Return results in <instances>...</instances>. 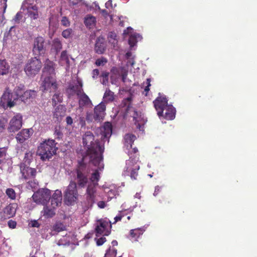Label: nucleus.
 Here are the masks:
<instances>
[{
    "label": "nucleus",
    "instance_id": "nucleus-1",
    "mask_svg": "<svg viewBox=\"0 0 257 257\" xmlns=\"http://www.w3.org/2000/svg\"><path fill=\"white\" fill-rule=\"evenodd\" d=\"M82 142L83 145L87 147L86 154L90 158V161L101 170L103 168V165L101 164L104 150L103 145H101L99 142L94 141V136L90 131L86 132L83 136Z\"/></svg>",
    "mask_w": 257,
    "mask_h": 257
},
{
    "label": "nucleus",
    "instance_id": "nucleus-2",
    "mask_svg": "<svg viewBox=\"0 0 257 257\" xmlns=\"http://www.w3.org/2000/svg\"><path fill=\"white\" fill-rule=\"evenodd\" d=\"M55 140H46L38 147V154L43 160H49L54 155L58 150Z\"/></svg>",
    "mask_w": 257,
    "mask_h": 257
},
{
    "label": "nucleus",
    "instance_id": "nucleus-3",
    "mask_svg": "<svg viewBox=\"0 0 257 257\" xmlns=\"http://www.w3.org/2000/svg\"><path fill=\"white\" fill-rule=\"evenodd\" d=\"M75 172L76 174V186L77 185L79 188H84L88 182L89 172L86 164L83 161L79 162Z\"/></svg>",
    "mask_w": 257,
    "mask_h": 257
},
{
    "label": "nucleus",
    "instance_id": "nucleus-4",
    "mask_svg": "<svg viewBox=\"0 0 257 257\" xmlns=\"http://www.w3.org/2000/svg\"><path fill=\"white\" fill-rule=\"evenodd\" d=\"M42 66V64L40 60L35 57L28 61L24 70L28 76H34L40 71Z\"/></svg>",
    "mask_w": 257,
    "mask_h": 257
},
{
    "label": "nucleus",
    "instance_id": "nucleus-5",
    "mask_svg": "<svg viewBox=\"0 0 257 257\" xmlns=\"http://www.w3.org/2000/svg\"><path fill=\"white\" fill-rule=\"evenodd\" d=\"M139 158L136 156L135 158L131 156L130 158L126 161L124 171L130 173V177L132 179L136 180L138 175V171L140 169V165L138 162Z\"/></svg>",
    "mask_w": 257,
    "mask_h": 257
},
{
    "label": "nucleus",
    "instance_id": "nucleus-6",
    "mask_svg": "<svg viewBox=\"0 0 257 257\" xmlns=\"http://www.w3.org/2000/svg\"><path fill=\"white\" fill-rule=\"evenodd\" d=\"M77 197L76 183L74 181H71L64 193L65 201L67 205H71L76 201Z\"/></svg>",
    "mask_w": 257,
    "mask_h": 257
},
{
    "label": "nucleus",
    "instance_id": "nucleus-7",
    "mask_svg": "<svg viewBox=\"0 0 257 257\" xmlns=\"http://www.w3.org/2000/svg\"><path fill=\"white\" fill-rule=\"evenodd\" d=\"M41 88L42 91L49 92H54L58 89V84L55 77L47 76L42 81Z\"/></svg>",
    "mask_w": 257,
    "mask_h": 257
},
{
    "label": "nucleus",
    "instance_id": "nucleus-8",
    "mask_svg": "<svg viewBox=\"0 0 257 257\" xmlns=\"http://www.w3.org/2000/svg\"><path fill=\"white\" fill-rule=\"evenodd\" d=\"M111 226V224L110 221L103 219L98 220L95 228L96 236L99 237L101 235H108L110 232V231L108 230V227Z\"/></svg>",
    "mask_w": 257,
    "mask_h": 257
},
{
    "label": "nucleus",
    "instance_id": "nucleus-9",
    "mask_svg": "<svg viewBox=\"0 0 257 257\" xmlns=\"http://www.w3.org/2000/svg\"><path fill=\"white\" fill-rule=\"evenodd\" d=\"M153 104L155 109L157 111L158 115L160 117L163 116L165 109L169 105L168 100L165 96H158L154 101Z\"/></svg>",
    "mask_w": 257,
    "mask_h": 257
},
{
    "label": "nucleus",
    "instance_id": "nucleus-10",
    "mask_svg": "<svg viewBox=\"0 0 257 257\" xmlns=\"http://www.w3.org/2000/svg\"><path fill=\"white\" fill-rule=\"evenodd\" d=\"M23 117L20 113H17L11 119L8 130L10 133H15L22 126Z\"/></svg>",
    "mask_w": 257,
    "mask_h": 257
},
{
    "label": "nucleus",
    "instance_id": "nucleus-11",
    "mask_svg": "<svg viewBox=\"0 0 257 257\" xmlns=\"http://www.w3.org/2000/svg\"><path fill=\"white\" fill-rule=\"evenodd\" d=\"M96 186L93 183H89L87 186L86 193L87 208L91 207L95 202Z\"/></svg>",
    "mask_w": 257,
    "mask_h": 257
},
{
    "label": "nucleus",
    "instance_id": "nucleus-12",
    "mask_svg": "<svg viewBox=\"0 0 257 257\" xmlns=\"http://www.w3.org/2000/svg\"><path fill=\"white\" fill-rule=\"evenodd\" d=\"M16 100H17V98H13V93L10 88L7 87L1 97L2 104L6 105L7 107L11 108L15 105Z\"/></svg>",
    "mask_w": 257,
    "mask_h": 257
},
{
    "label": "nucleus",
    "instance_id": "nucleus-13",
    "mask_svg": "<svg viewBox=\"0 0 257 257\" xmlns=\"http://www.w3.org/2000/svg\"><path fill=\"white\" fill-rule=\"evenodd\" d=\"M18 205L16 203H10L3 209L0 213L1 219H7L14 216L16 213Z\"/></svg>",
    "mask_w": 257,
    "mask_h": 257
},
{
    "label": "nucleus",
    "instance_id": "nucleus-14",
    "mask_svg": "<svg viewBox=\"0 0 257 257\" xmlns=\"http://www.w3.org/2000/svg\"><path fill=\"white\" fill-rule=\"evenodd\" d=\"M82 83L81 81L78 80L77 83L75 85L72 84H69L68 87L66 89V93L68 98H71L74 95H80L83 92Z\"/></svg>",
    "mask_w": 257,
    "mask_h": 257
},
{
    "label": "nucleus",
    "instance_id": "nucleus-15",
    "mask_svg": "<svg viewBox=\"0 0 257 257\" xmlns=\"http://www.w3.org/2000/svg\"><path fill=\"white\" fill-rule=\"evenodd\" d=\"M33 197L36 202H39L41 203L44 204L50 199L51 191L47 188L43 189L39 192L34 194Z\"/></svg>",
    "mask_w": 257,
    "mask_h": 257
},
{
    "label": "nucleus",
    "instance_id": "nucleus-16",
    "mask_svg": "<svg viewBox=\"0 0 257 257\" xmlns=\"http://www.w3.org/2000/svg\"><path fill=\"white\" fill-rule=\"evenodd\" d=\"M44 39L42 37H38L35 39L33 48V52L35 55L39 56L44 53Z\"/></svg>",
    "mask_w": 257,
    "mask_h": 257
},
{
    "label": "nucleus",
    "instance_id": "nucleus-17",
    "mask_svg": "<svg viewBox=\"0 0 257 257\" xmlns=\"http://www.w3.org/2000/svg\"><path fill=\"white\" fill-rule=\"evenodd\" d=\"M106 105L105 102H101L94 108L93 118L95 120H102L105 114Z\"/></svg>",
    "mask_w": 257,
    "mask_h": 257
},
{
    "label": "nucleus",
    "instance_id": "nucleus-18",
    "mask_svg": "<svg viewBox=\"0 0 257 257\" xmlns=\"http://www.w3.org/2000/svg\"><path fill=\"white\" fill-rule=\"evenodd\" d=\"M26 0L23 4L22 8L24 10L27 9L29 17L34 20L37 19L39 18V13L38 7L36 5L29 4Z\"/></svg>",
    "mask_w": 257,
    "mask_h": 257
},
{
    "label": "nucleus",
    "instance_id": "nucleus-19",
    "mask_svg": "<svg viewBox=\"0 0 257 257\" xmlns=\"http://www.w3.org/2000/svg\"><path fill=\"white\" fill-rule=\"evenodd\" d=\"M112 124L109 122H105L102 127L100 128L101 139L103 142L109 141V138L112 134Z\"/></svg>",
    "mask_w": 257,
    "mask_h": 257
},
{
    "label": "nucleus",
    "instance_id": "nucleus-20",
    "mask_svg": "<svg viewBox=\"0 0 257 257\" xmlns=\"http://www.w3.org/2000/svg\"><path fill=\"white\" fill-rule=\"evenodd\" d=\"M33 132L32 128H24L22 130L17 134L16 137L17 141L20 144L24 143L30 138L33 134Z\"/></svg>",
    "mask_w": 257,
    "mask_h": 257
},
{
    "label": "nucleus",
    "instance_id": "nucleus-21",
    "mask_svg": "<svg viewBox=\"0 0 257 257\" xmlns=\"http://www.w3.org/2000/svg\"><path fill=\"white\" fill-rule=\"evenodd\" d=\"M55 63L47 59L44 64V67L43 69V72L44 74L48 76H53L55 77Z\"/></svg>",
    "mask_w": 257,
    "mask_h": 257
},
{
    "label": "nucleus",
    "instance_id": "nucleus-22",
    "mask_svg": "<svg viewBox=\"0 0 257 257\" xmlns=\"http://www.w3.org/2000/svg\"><path fill=\"white\" fill-rule=\"evenodd\" d=\"M21 172L22 174L23 178L26 180L34 178L37 173V171L35 169L26 166L21 168Z\"/></svg>",
    "mask_w": 257,
    "mask_h": 257
},
{
    "label": "nucleus",
    "instance_id": "nucleus-23",
    "mask_svg": "<svg viewBox=\"0 0 257 257\" xmlns=\"http://www.w3.org/2000/svg\"><path fill=\"white\" fill-rule=\"evenodd\" d=\"M106 44L105 39L102 37H98L95 43L94 50L96 53L103 54L106 50Z\"/></svg>",
    "mask_w": 257,
    "mask_h": 257
},
{
    "label": "nucleus",
    "instance_id": "nucleus-24",
    "mask_svg": "<svg viewBox=\"0 0 257 257\" xmlns=\"http://www.w3.org/2000/svg\"><path fill=\"white\" fill-rule=\"evenodd\" d=\"M77 96L78 97L79 107L82 108L84 106H91L92 105L91 100L83 91L82 93H81Z\"/></svg>",
    "mask_w": 257,
    "mask_h": 257
},
{
    "label": "nucleus",
    "instance_id": "nucleus-25",
    "mask_svg": "<svg viewBox=\"0 0 257 257\" xmlns=\"http://www.w3.org/2000/svg\"><path fill=\"white\" fill-rule=\"evenodd\" d=\"M62 196L61 191L56 190L52 195L51 205L53 207H57L62 203Z\"/></svg>",
    "mask_w": 257,
    "mask_h": 257
},
{
    "label": "nucleus",
    "instance_id": "nucleus-26",
    "mask_svg": "<svg viewBox=\"0 0 257 257\" xmlns=\"http://www.w3.org/2000/svg\"><path fill=\"white\" fill-rule=\"evenodd\" d=\"M65 107L62 105H59L55 108L53 112V117L56 118L57 121H60L65 115Z\"/></svg>",
    "mask_w": 257,
    "mask_h": 257
},
{
    "label": "nucleus",
    "instance_id": "nucleus-27",
    "mask_svg": "<svg viewBox=\"0 0 257 257\" xmlns=\"http://www.w3.org/2000/svg\"><path fill=\"white\" fill-rule=\"evenodd\" d=\"M56 207H53L52 206L50 207L48 205H45L44 206L41 213L46 218H52L56 214Z\"/></svg>",
    "mask_w": 257,
    "mask_h": 257
},
{
    "label": "nucleus",
    "instance_id": "nucleus-28",
    "mask_svg": "<svg viewBox=\"0 0 257 257\" xmlns=\"http://www.w3.org/2000/svg\"><path fill=\"white\" fill-rule=\"evenodd\" d=\"M164 117L167 120H173L175 117L176 109L172 105H169L165 109Z\"/></svg>",
    "mask_w": 257,
    "mask_h": 257
},
{
    "label": "nucleus",
    "instance_id": "nucleus-29",
    "mask_svg": "<svg viewBox=\"0 0 257 257\" xmlns=\"http://www.w3.org/2000/svg\"><path fill=\"white\" fill-rule=\"evenodd\" d=\"M145 229L143 228H138L131 229L130 231V237L135 241H137L138 239L142 235Z\"/></svg>",
    "mask_w": 257,
    "mask_h": 257
},
{
    "label": "nucleus",
    "instance_id": "nucleus-30",
    "mask_svg": "<svg viewBox=\"0 0 257 257\" xmlns=\"http://www.w3.org/2000/svg\"><path fill=\"white\" fill-rule=\"evenodd\" d=\"M36 95V92L34 90H28L23 93L21 95V99L24 102H26L28 100L34 98Z\"/></svg>",
    "mask_w": 257,
    "mask_h": 257
},
{
    "label": "nucleus",
    "instance_id": "nucleus-31",
    "mask_svg": "<svg viewBox=\"0 0 257 257\" xmlns=\"http://www.w3.org/2000/svg\"><path fill=\"white\" fill-rule=\"evenodd\" d=\"M10 66L6 60H0V74L4 75L8 74Z\"/></svg>",
    "mask_w": 257,
    "mask_h": 257
},
{
    "label": "nucleus",
    "instance_id": "nucleus-32",
    "mask_svg": "<svg viewBox=\"0 0 257 257\" xmlns=\"http://www.w3.org/2000/svg\"><path fill=\"white\" fill-rule=\"evenodd\" d=\"M136 137L133 134H126L124 136V141L126 144V146L127 148H132L133 144Z\"/></svg>",
    "mask_w": 257,
    "mask_h": 257
},
{
    "label": "nucleus",
    "instance_id": "nucleus-33",
    "mask_svg": "<svg viewBox=\"0 0 257 257\" xmlns=\"http://www.w3.org/2000/svg\"><path fill=\"white\" fill-rule=\"evenodd\" d=\"M103 98L106 103L112 102L114 99V93L109 89H107L104 93Z\"/></svg>",
    "mask_w": 257,
    "mask_h": 257
},
{
    "label": "nucleus",
    "instance_id": "nucleus-34",
    "mask_svg": "<svg viewBox=\"0 0 257 257\" xmlns=\"http://www.w3.org/2000/svg\"><path fill=\"white\" fill-rule=\"evenodd\" d=\"M52 48L54 49L57 53L60 51L62 49V44L61 41L58 38H55L52 45Z\"/></svg>",
    "mask_w": 257,
    "mask_h": 257
},
{
    "label": "nucleus",
    "instance_id": "nucleus-35",
    "mask_svg": "<svg viewBox=\"0 0 257 257\" xmlns=\"http://www.w3.org/2000/svg\"><path fill=\"white\" fill-rule=\"evenodd\" d=\"M100 174L98 172V170H96L92 174L91 176V177L90 178L91 182L90 183H93L95 186L98 185V182L100 179Z\"/></svg>",
    "mask_w": 257,
    "mask_h": 257
},
{
    "label": "nucleus",
    "instance_id": "nucleus-36",
    "mask_svg": "<svg viewBox=\"0 0 257 257\" xmlns=\"http://www.w3.org/2000/svg\"><path fill=\"white\" fill-rule=\"evenodd\" d=\"M96 23V18L95 17L89 16L85 18L84 20V24L86 26L91 28L93 26H94Z\"/></svg>",
    "mask_w": 257,
    "mask_h": 257
},
{
    "label": "nucleus",
    "instance_id": "nucleus-37",
    "mask_svg": "<svg viewBox=\"0 0 257 257\" xmlns=\"http://www.w3.org/2000/svg\"><path fill=\"white\" fill-rule=\"evenodd\" d=\"M53 230L56 232H59L60 231L66 230L65 225L62 222H57L55 224L53 225Z\"/></svg>",
    "mask_w": 257,
    "mask_h": 257
},
{
    "label": "nucleus",
    "instance_id": "nucleus-38",
    "mask_svg": "<svg viewBox=\"0 0 257 257\" xmlns=\"http://www.w3.org/2000/svg\"><path fill=\"white\" fill-rule=\"evenodd\" d=\"M62 97L60 96V94L59 93H55L52 97V104L53 106H55L59 102H61L62 101Z\"/></svg>",
    "mask_w": 257,
    "mask_h": 257
},
{
    "label": "nucleus",
    "instance_id": "nucleus-39",
    "mask_svg": "<svg viewBox=\"0 0 257 257\" xmlns=\"http://www.w3.org/2000/svg\"><path fill=\"white\" fill-rule=\"evenodd\" d=\"M139 35H131L128 39V44L131 47H134L137 42V37Z\"/></svg>",
    "mask_w": 257,
    "mask_h": 257
},
{
    "label": "nucleus",
    "instance_id": "nucleus-40",
    "mask_svg": "<svg viewBox=\"0 0 257 257\" xmlns=\"http://www.w3.org/2000/svg\"><path fill=\"white\" fill-rule=\"evenodd\" d=\"M60 61L64 63L69 64V59L67 54L66 51H63L62 52L60 56Z\"/></svg>",
    "mask_w": 257,
    "mask_h": 257
},
{
    "label": "nucleus",
    "instance_id": "nucleus-41",
    "mask_svg": "<svg viewBox=\"0 0 257 257\" xmlns=\"http://www.w3.org/2000/svg\"><path fill=\"white\" fill-rule=\"evenodd\" d=\"M6 193L10 199L14 200L16 199V195L15 190L12 188H8L6 190Z\"/></svg>",
    "mask_w": 257,
    "mask_h": 257
},
{
    "label": "nucleus",
    "instance_id": "nucleus-42",
    "mask_svg": "<svg viewBox=\"0 0 257 257\" xmlns=\"http://www.w3.org/2000/svg\"><path fill=\"white\" fill-rule=\"evenodd\" d=\"M117 250L115 248H109L105 254V257H116Z\"/></svg>",
    "mask_w": 257,
    "mask_h": 257
},
{
    "label": "nucleus",
    "instance_id": "nucleus-43",
    "mask_svg": "<svg viewBox=\"0 0 257 257\" xmlns=\"http://www.w3.org/2000/svg\"><path fill=\"white\" fill-rule=\"evenodd\" d=\"M107 62V60L106 58L102 57L100 58L97 59L95 62V64L97 66H104Z\"/></svg>",
    "mask_w": 257,
    "mask_h": 257
},
{
    "label": "nucleus",
    "instance_id": "nucleus-44",
    "mask_svg": "<svg viewBox=\"0 0 257 257\" xmlns=\"http://www.w3.org/2000/svg\"><path fill=\"white\" fill-rule=\"evenodd\" d=\"M128 74L127 70L124 67H121L120 70V74L121 76L122 81L124 82Z\"/></svg>",
    "mask_w": 257,
    "mask_h": 257
},
{
    "label": "nucleus",
    "instance_id": "nucleus-45",
    "mask_svg": "<svg viewBox=\"0 0 257 257\" xmlns=\"http://www.w3.org/2000/svg\"><path fill=\"white\" fill-rule=\"evenodd\" d=\"M54 135L57 139H59L62 138L63 134L61 131L60 126L55 127Z\"/></svg>",
    "mask_w": 257,
    "mask_h": 257
},
{
    "label": "nucleus",
    "instance_id": "nucleus-46",
    "mask_svg": "<svg viewBox=\"0 0 257 257\" xmlns=\"http://www.w3.org/2000/svg\"><path fill=\"white\" fill-rule=\"evenodd\" d=\"M108 75H109V73L108 72H107V71H103L101 73V74L100 76L101 77H102V78H103L102 83L103 85H105L106 83L107 82H108Z\"/></svg>",
    "mask_w": 257,
    "mask_h": 257
},
{
    "label": "nucleus",
    "instance_id": "nucleus-47",
    "mask_svg": "<svg viewBox=\"0 0 257 257\" xmlns=\"http://www.w3.org/2000/svg\"><path fill=\"white\" fill-rule=\"evenodd\" d=\"M132 150L130 151L128 153V156H130V158L132 156L133 158H135L136 156H137V157L139 158V155L138 154V150L136 147H135L134 148H131Z\"/></svg>",
    "mask_w": 257,
    "mask_h": 257
},
{
    "label": "nucleus",
    "instance_id": "nucleus-48",
    "mask_svg": "<svg viewBox=\"0 0 257 257\" xmlns=\"http://www.w3.org/2000/svg\"><path fill=\"white\" fill-rule=\"evenodd\" d=\"M72 33V30L71 29H67L62 32V35L64 38L67 39L70 37Z\"/></svg>",
    "mask_w": 257,
    "mask_h": 257
},
{
    "label": "nucleus",
    "instance_id": "nucleus-49",
    "mask_svg": "<svg viewBox=\"0 0 257 257\" xmlns=\"http://www.w3.org/2000/svg\"><path fill=\"white\" fill-rule=\"evenodd\" d=\"M23 89L20 86L16 87L14 89V92L17 95V97L16 98H17V99L18 98L21 99V95H22L23 93Z\"/></svg>",
    "mask_w": 257,
    "mask_h": 257
},
{
    "label": "nucleus",
    "instance_id": "nucleus-50",
    "mask_svg": "<svg viewBox=\"0 0 257 257\" xmlns=\"http://www.w3.org/2000/svg\"><path fill=\"white\" fill-rule=\"evenodd\" d=\"M23 17V16L21 12H18L15 17L13 18V20L15 22V23H19Z\"/></svg>",
    "mask_w": 257,
    "mask_h": 257
},
{
    "label": "nucleus",
    "instance_id": "nucleus-51",
    "mask_svg": "<svg viewBox=\"0 0 257 257\" xmlns=\"http://www.w3.org/2000/svg\"><path fill=\"white\" fill-rule=\"evenodd\" d=\"M139 113L136 110L134 111V114L133 115V119L135 121V123L138 127H140V125L139 123H137L140 120V118L138 117Z\"/></svg>",
    "mask_w": 257,
    "mask_h": 257
},
{
    "label": "nucleus",
    "instance_id": "nucleus-52",
    "mask_svg": "<svg viewBox=\"0 0 257 257\" xmlns=\"http://www.w3.org/2000/svg\"><path fill=\"white\" fill-rule=\"evenodd\" d=\"M7 155V149L6 148H0V159H5Z\"/></svg>",
    "mask_w": 257,
    "mask_h": 257
},
{
    "label": "nucleus",
    "instance_id": "nucleus-53",
    "mask_svg": "<svg viewBox=\"0 0 257 257\" xmlns=\"http://www.w3.org/2000/svg\"><path fill=\"white\" fill-rule=\"evenodd\" d=\"M106 239L105 237H101L96 240V244L97 245L100 246L102 245L105 241Z\"/></svg>",
    "mask_w": 257,
    "mask_h": 257
},
{
    "label": "nucleus",
    "instance_id": "nucleus-54",
    "mask_svg": "<svg viewBox=\"0 0 257 257\" xmlns=\"http://www.w3.org/2000/svg\"><path fill=\"white\" fill-rule=\"evenodd\" d=\"M8 224L10 228L14 229L16 227L17 222L13 220H10L8 221Z\"/></svg>",
    "mask_w": 257,
    "mask_h": 257
},
{
    "label": "nucleus",
    "instance_id": "nucleus-55",
    "mask_svg": "<svg viewBox=\"0 0 257 257\" xmlns=\"http://www.w3.org/2000/svg\"><path fill=\"white\" fill-rule=\"evenodd\" d=\"M62 25L67 27L69 25V21L66 17H63L61 20Z\"/></svg>",
    "mask_w": 257,
    "mask_h": 257
},
{
    "label": "nucleus",
    "instance_id": "nucleus-56",
    "mask_svg": "<svg viewBox=\"0 0 257 257\" xmlns=\"http://www.w3.org/2000/svg\"><path fill=\"white\" fill-rule=\"evenodd\" d=\"M146 83H147V85L145 87V91L146 92V95L147 96L148 92L150 90V88L149 87L151 86V83H151V79L150 78H147V80H146Z\"/></svg>",
    "mask_w": 257,
    "mask_h": 257
},
{
    "label": "nucleus",
    "instance_id": "nucleus-57",
    "mask_svg": "<svg viewBox=\"0 0 257 257\" xmlns=\"http://www.w3.org/2000/svg\"><path fill=\"white\" fill-rule=\"evenodd\" d=\"M99 75V71L98 69H95L93 70L92 72V77L93 79H95L97 78L98 76Z\"/></svg>",
    "mask_w": 257,
    "mask_h": 257
},
{
    "label": "nucleus",
    "instance_id": "nucleus-58",
    "mask_svg": "<svg viewBox=\"0 0 257 257\" xmlns=\"http://www.w3.org/2000/svg\"><path fill=\"white\" fill-rule=\"evenodd\" d=\"M66 122L67 125H72L73 122V120L71 116H67L66 118Z\"/></svg>",
    "mask_w": 257,
    "mask_h": 257
},
{
    "label": "nucleus",
    "instance_id": "nucleus-59",
    "mask_svg": "<svg viewBox=\"0 0 257 257\" xmlns=\"http://www.w3.org/2000/svg\"><path fill=\"white\" fill-rule=\"evenodd\" d=\"M31 226H32V227H38H38H40V224L38 222L37 220H34L32 221Z\"/></svg>",
    "mask_w": 257,
    "mask_h": 257
},
{
    "label": "nucleus",
    "instance_id": "nucleus-60",
    "mask_svg": "<svg viewBox=\"0 0 257 257\" xmlns=\"http://www.w3.org/2000/svg\"><path fill=\"white\" fill-rule=\"evenodd\" d=\"M97 205L100 208H104L106 206V204L104 201H100L97 203Z\"/></svg>",
    "mask_w": 257,
    "mask_h": 257
},
{
    "label": "nucleus",
    "instance_id": "nucleus-61",
    "mask_svg": "<svg viewBox=\"0 0 257 257\" xmlns=\"http://www.w3.org/2000/svg\"><path fill=\"white\" fill-rule=\"evenodd\" d=\"M123 216L121 215V214H119L116 216H115L114 217V221L113 222V224L114 223H115L116 222H117V221H120L122 218Z\"/></svg>",
    "mask_w": 257,
    "mask_h": 257
},
{
    "label": "nucleus",
    "instance_id": "nucleus-62",
    "mask_svg": "<svg viewBox=\"0 0 257 257\" xmlns=\"http://www.w3.org/2000/svg\"><path fill=\"white\" fill-rule=\"evenodd\" d=\"M108 37L110 39H112L114 40H116V38L117 37V36L115 33L113 32H110L108 35Z\"/></svg>",
    "mask_w": 257,
    "mask_h": 257
},
{
    "label": "nucleus",
    "instance_id": "nucleus-63",
    "mask_svg": "<svg viewBox=\"0 0 257 257\" xmlns=\"http://www.w3.org/2000/svg\"><path fill=\"white\" fill-rule=\"evenodd\" d=\"M132 100V98L131 97H127L126 98L124 99L123 101H122V103H124V105H126V101H127V102H131Z\"/></svg>",
    "mask_w": 257,
    "mask_h": 257
},
{
    "label": "nucleus",
    "instance_id": "nucleus-64",
    "mask_svg": "<svg viewBox=\"0 0 257 257\" xmlns=\"http://www.w3.org/2000/svg\"><path fill=\"white\" fill-rule=\"evenodd\" d=\"M101 12L102 14V15L105 17L108 16V13L106 10H102Z\"/></svg>",
    "mask_w": 257,
    "mask_h": 257
}]
</instances>
